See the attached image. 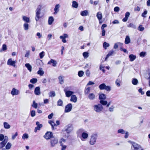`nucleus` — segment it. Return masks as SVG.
Here are the masks:
<instances>
[{"label": "nucleus", "instance_id": "56", "mask_svg": "<svg viewBox=\"0 0 150 150\" xmlns=\"http://www.w3.org/2000/svg\"><path fill=\"white\" fill-rule=\"evenodd\" d=\"M125 131H125L123 129H119L117 130V133L123 134H124L125 133Z\"/></svg>", "mask_w": 150, "mask_h": 150}, {"label": "nucleus", "instance_id": "19", "mask_svg": "<svg viewBox=\"0 0 150 150\" xmlns=\"http://www.w3.org/2000/svg\"><path fill=\"white\" fill-rule=\"evenodd\" d=\"M130 15V13L129 12H126L125 14V17L122 20V21L124 22H126L127 20Z\"/></svg>", "mask_w": 150, "mask_h": 150}, {"label": "nucleus", "instance_id": "28", "mask_svg": "<svg viewBox=\"0 0 150 150\" xmlns=\"http://www.w3.org/2000/svg\"><path fill=\"white\" fill-rule=\"evenodd\" d=\"M72 6L73 8H77L78 6V4L76 1H73L72 2Z\"/></svg>", "mask_w": 150, "mask_h": 150}, {"label": "nucleus", "instance_id": "29", "mask_svg": "<svg viewBox=\"0 0 150 150\" xmlns=\"http://www.w3.org/2000/svg\"><path fill=\"white\" fill-rule=\"evenodd\" d=\"M88 14V11L86 10L81 11L80 13L81 15L83 16H86Z\"/></svg>", "mask_w": 150, "mask_h": 150}, {"label": "nucleus", "instance_id": "52", "mask_svg": "<svg viewBox=\"0 0 150 150\" xmlns=\"http://www.w3.org/2000/svg\"><path fill=\"white\" fill-rule=\"evenodd\" d=\"M11 144L10 143L8 142L6 145V149L7 150L10 149L11 146Z\"/></svg>", "mask_w": 150, "mask_h": 150}, {"label": "nucleus", "instance_id": "4", "mask_svg": "<svg viewBox=\"0 0 150 150\" xmlns=\"http://www.w3.org/2000/svg\"><path fill=\"white\" fill-rule=\"evenodd\" d=\"M103 109V106L100 104L95 105L93 106V109L97 112H100Z\"/></svg>", "mask_w": 150, "mask_h": 150}, {"label": "nucleus", "instance_id": "39", "mask_svg": "<svg viewBox=\"0 0 150 150\" xmlns=\"http://www.w3.org/2000/svg\"><path fill=\"white\" fill-rule=\"evenodd\" d=\"M146 54V52L142 51L139 54V56L141 57H144Z\"/></svg>", "mask_w": 150, "mask_h": 150}, {"label": "nucleus", "instance_id": "10", "mask_svg": "<svg viewBox=\"0 0 150 150\" xmlns=\"http://www.w3.org/2000/svg\"><path fill=\"white\" fill-rule=\"evenodd\" d=\"M72 108V104L71 103L67 104L65 106V109L64 110V112L65 113H67L70 112Z\"/></svg>", "mask_w": 150, "mask_h": 150}, {"label": "nucleus", "instance_id": "30", "mask_svg": "<svg viewBox=\"0 0 150 150\" xmlns=\"http://www.w3.org/2000/svg\"><path fill=\"white\" fill-rule=\"evenodd\" d=\"M96 17L99 20H101L102 18V14L100 12H98L96 14Z\"/></svg>", "mask_w": 150, "mask_h": 150}, {"label": "nucleus", "instance_id": "63", "mask_svg": "<svg viewBox=\"0 0 150 150\" xmlns=\"http://www.w3.org/2000/svg\"><path fill=\"white\" fill-rule=\"evenodd\" d=\"M115 107L113 105H112L109 108V111L110 112H113L114 111V109Z\"/></svg>", "mask_w": 150, "mask_h": 150}, {"label": "nucleus", "instance_id": "50", "mask_svg": "<svg viewBox=\"0 0 150 150\" xmlns=\"http://www.w3.org/2000/svg\"><path fill=\"white\" fill-rule=\"evenodd\" d=\"M23 27L24 30H28L29 28V25L28 23H25L23 24Z\"/></svg>", "mask_w": 150, "mask_h": 150}, {"label": "nucleus", "instance_id": "2", "mask_svg": "<svg viewBox=\"0 0 150 150\" xmlns=\"http://www.w3.org/2000/svg\"><path fill=\"white\" fill-rule=\"evenodd\" d=\"M99 88L101 90H105L107 91H109L111 90V87L109 86H106L105 83H102L99 86Z\"/></svg>", "mask_w": 150, "mask_h": 150}, {"label": "nucleus", "instance_id": "54", "mask_svg": "<svg viewBox=\"0 0 150 150\" xmlns=\"http://www.w3.org/2000/svg\"><path fill=\"white\" fill-rule=\"evenodd\" d=\"M45 55V52L43 51H42L39 54V56L41 59L43 58Z\"/></svg>", "mask_w": 150, "mask_h": 150}, {"label": "nucleus", "instance_id": "46", "mask_svg": "<svg viewBox=\"0 0 150 150\" xmlns=\"http://www.w3.org/2000/svg\"><path fill=\"white\" fill-rule=\"evenodd\" d=\"M68 37V35L67 34H64L63 35H61L60 36L59 38L60 39H61L62 40L64 39V38H67Z\"/></svg>", "mask_w": 150, "mask_h": 150}, {"label": "nucleus", "instance_id": "43", "mask_svg": "<svg viewBox=\"0 0 150 150\" xmlns=\"http://www.w3.org/2000/svg\"><path fill=\"white\" fill-rule=\"evenodd\" d=\"M110 45L108 43L105 42H103V46L105 49L106 50L107 49V47H109Z\"/></svg>", "mask_w": 150, "mask_h": 150}, {"label": "nucleus", "instance_id": "60", "mask_svg": "<svg viewBox=\"0 0 150 150\" xmlns=\"http://www.w3.org/2000/svg\"><path fill=\"white\" fill-rule=\"evenodd\" d=\"M5 136H4V135L2 134H0V141H2L5 138Z\"/></svg>", "mask_w": 150, "mask_h": 150}, {"label": "nucleus", "instance_id": "42", "mask_svg": "<svg viewBox=\"0 0 150 150\" xmlns=\"http://www.w3.org/2000/svg\"><path fill=\"white\" fill-rule=\"evenodd\" d=\"M38 81V80L37 78H33L31 79L30 80V82L33 83L34 84L37 82Z\"/></svg>", "mask_w": 150, "mask_h": 150}, {"label": "nucleus", "instance_id": "18", "mask_svg": "<svg viewBox=\"0 0 150 150\" xmlns=\"http://www.w3.org/2000/svg\"><path fill=\"white\" fill-rule=\"evenodd\" d=\"M88 136V134L85 132H83L81 133V139L82 141H84V139H87Z\"/></svg>", "mask_w": 150, "mask_h": 150}, {"label": "nucleus", "instance_id": "40", "mask_svg": "<svg viewBox=\"0 0 150 150\" xmlns=\"http://www.w3.org/2000/svg\"><path fill=\"white\" fill-rule=\"evenodd\" d=\"M37 64V65H40L42 66L43 65V63L42 60H40L39 59H38L36 60Z\"/></svg>", "mask_w": 150, "mask_h": 150}, {"label": "nucleus", "instance_id": "7", "mask_svg": "<svg viewBox=\"0 0 150 150\" xmlns=\"http://www.w3.org/2000/svg\"><path fill=\"white\" fill-rule=\"evenodd\" d=\"M65 131L67 133L69 134L73 129V127L72 124H69L66 126L65 128Z\"/></svg>", "mask_w": 150, "mask_h": 150}, {"label": "nucleus", "instance_id": "37", "mask_svg": "<svg viewBox=\"0 0 150 150\" xmlns=\"http://www.w3.org/2000/svg\"><path fill=\"white\" fill-rule=\"evenodd\" d=\"M7 46L5 44H4L2 45V49L0 50V52L3 51H5L7 50Z\"/></svg>", "mask_w": 150, "mask_h": 150}, {"label": "nucleus", "instance_id": "47", "mask_svg": "<svg viewBox=\"0 0 150 150\" xmlns=\"http://www.w3.org/2000/svg\"><path fill=\"white\" fill-rule=\"evenodd\" d=\"M63 103V101L61 99H59L57 102V105L59 106H62Z\"/></svg>", "mask_w": 150, "mask_h": 150}, {"label": "nucleus", "instance_id": "55", "mask_svg": "<svg viewBox=\"0 0 150 150\" xmlns=\"http://www.w3.org/2000/svg\"><path fill=\"white\" fill-rule=\"evenodd\" d=\"M78 74L79 77H81L84 74V72L81 70L79 71L78 72Z\"/></svg>", "mask_w": 150, "mask_h": 150}, {"label": "nucleus", "instance_id": "22", "mask_svg": "<svg viewBox=\"0 0 150 150\" xmlns=\"http://www.w3.org/2000/svg\"><path fill=\"white\" fill-rule=\"evenodd\" d=\"M48 123L52 127V130H54V126H57V125L52 120H50L48 122Z\"/></svg>", "mask_w": 150, "mask_h": 150}, {"label": "nucleus", "instance_id": "12", "mask_svg": "<svg viewBox=\"0 0 150 150\" xmlns=\"http://www.w3.org/2000/svg\"><path fill=\"white\" fill-rule=\"evenodd\" d=\"M36 125L37 127H35L34 129V132H36L38 130H40L41 128L42 127V124H40L38 121H37L36 122Z\"/></svg>", "mask_w": 150, "mask_h": 150}, {"label": "nucleus", "instance_id": "8", "mask_svg": "<svg viewBox=\"0 0 150 150\" xmlns=\"http://www.w3.org/2000/svg\"><path fill=\"white\" fill-rule=\"evenodd\" d=\"M58 142L57 138L54 137L50 139V142L51 146L52 147H54L55 145Z\"/></svg>", "mask_w": 150, "mask_h": 150}, {"label": "nucleus", "instance_id": "9", "mask_svg": "<svg viewBox=\"0 0 150 150\" xmlns=\"http://www.w3.org/2000/svg\"><path fill=\"white\" fill-rule=\"evenodd\" d=\"M64 91L65 93L66 96L67 97L69 98L71 97L74 93V92L73 91H69L64 88Z\"/></svg>", "mask_w": 150, "mask_h": 150}, {"label": "nucleus", "instance_id": "58", "mask_svg": "<svg viewBox=\"0 0 150 150\" xmlns=\"http://www.w3.org/2000/svg\"><path fill=\"white\" fill-rule=\"evenodd\" d=\"M30 116L32 117H34L35 115V111L34 110H32L30 112Z\"/></svg>", "mask_w": 150, "mask_h": 150}, {"label": "nucleus", "instance_id": "1", "mask_svg": "<svg viewBox=\"0 0 150 150\" xmlns=\"http://www.w3.org/2000/svg\"><path fill=\"white\" fill-rule=\"evenodd\" d=\"M41 6L40 5H39L36 10V15L35 19L36 21H38L39 19L42 17V16H40V14L41 13Z\"/></svg>", "mask_w": 150, "mask_h": 150}, {"label": "nucleus", "instance_id": "44", "mask_svg": "<svg viewBox=\"0 0 150 150\" xmlns=\"http://www.w3.org/2000/svg\"><path fill=\"white\" fill-rule=\"evenodd\" d=\"M89 53L88 52H85L83 53V55L84 58H87L89 56Z\"/></svg>", "mask_w": 150, "mask_h": 150}, {"label": "nucleus", "instance_id": "20", "mask_svg": "<svg viewBox=\"0 0 150 150\" xmlns=\"http://www.w3.org/2000/svg\"><path fill=\"white\" fill-rule=\"evenodd\" d=\"M60 7V5L59 4H57L55 6V7L54 8V14H57V13L59 12V8Z\"/></svg>", "mask_w": 150, "mask_h": 150}, {"label": "nucleus", "instance_id": "35", "mask_svg": "<svg viewBox=\"0 0 150 150\" xmlns=\"http://www.w3.org/2000/svg\"><path fill=\"white\" fill-rule=\"evenodd\" d=\"M25 67L27 68V69L29 71L31 72L32 71V66L29 63H26L25 64Z\"/></svg>", "mask_w": 150, "mask_h": 150}, {"label": "nucleus", "instance_id": "23", "mask_svg": "<svg viewBox=\"0 0 150 150\" xmlns=\"http://www.w3.org/2000/svg\"><path fill=\"white\" fill-rule=\"evenodd\" d=\"M114 51L112 50L110 51L108 53V54L106 55V57L105 58V60L106 61L109 57L112 55V54L114 53Z\"/></svg>", "mask_w": 150, "mask_h": 150}, {"label": "nucleus", "instance_id": "15", "mask_svg": "<svg viewBox=\"0 0 150 150\" xmlns=\"http://www.w3.org/2000/svg\"><path fill=\"white\" fill-rule=\"evenodd\" d=\"M34 93L35 95H40L41 94L40 87L37 86L35 88Z\"/></svg>", "mask_w": 150, "mask_h": 150}, {"label": "nucleus", "instance_id": "26", "mask_svg": "<svg viewBox=\"0 0 150 150\" xmlns=\"http://www.w3.org/2000/svg\"><path fill=\"white\" fill-rule=\"evenodd\" d=\"M54 21V19L52 16H50L49 17L48 20V24L49 25H51L52 23Z\"/></svg>", "mask_w": 150, "mask_h": 150}, {"label": "nucleus", "instance_id": "5", "mask_svg": "<svg viewBox=\"0 0 150 150\" xmlns=\"http://www.w3.org/2000/svg\"><path fill=\"white\" fill-rule=\"evenodd\" d=\"M98 137L97 134H93L91 136V138L90 141V144L91 145H93L96 143Z\"/></svg>", "mask_w": 150, "mask_h": 150}, {"label": "nucleus", "instance_id": "27", "mask_svg": "<svg viewBox=\"0 0 150 150\" xmlns=\"http://www.w3.org/2000/svg\"><path fill=\"white\" fill-rule=\"evenodd\" d=\"M23 20L26 23H29L30 22V18L26 16H23Z\"/></svg>", "mask_w": 150, "mask_h": 150}, {"label": "nucleus", "instance_id": "25", "mask_svg": "<svg viewBox=\"0 0 150 150\" xmlns=\"http://www.w3.org/2000/svg\"><path fill=\"white\" fill-rule=\"evenodd\" d=\"M130 39L129 38V37L128 35H127L126 36L125 41V43L126 44H128L130 43Z\"/></svg>", "mask_w": 150, "mask_h": 150}, {"label": "nucleus", "instance_id": "51", "mask_svg": "<svg viewBox=\"0 0 150 150\" xmlns=\"http://www.w3.org/2000/svg\"><path fill=\"white\" fill-rule=\"evenodd\" d=\"M127 26L129 28H132L134 29H136V27L135 25L134 24L132 23H130L128 25H127Z\"/></svg>", "mask_w": 150, "mask_h": 150}, {"label": "nucleus", "instance_id": "16", "mask_svg": "<svg viewBox=\"0 0 150 150\" xmlns=\"http://www.w3.org/2000/svg\"><path fill=\"white\" fill-rule=\"evenodd\" d=\"M98 95V99L100 100H105L106 99V96L105 94L102 93H99Z\"/></svg>", "mask_w": 150, "mask_h": 150}, {"label": "nucleus", "instance_id": "53", "mask_svg": "<svg viewBox=\"0 0 150 150\" xmlns=\"http://www.w3.org/2000/svg\"><path fill=\"white\" fill-rule=\"evenodd\" d=\"M29 136L28 134L25 133L23 134L22 136V138L23 139L25 140V139H27L28 138Z\"/></svg>", "mask_w": 150, "mask_h": 150}, {"label": "nucleus", "instance_id": "6", "mask_svg": "<svg viewBox=\"0 0 150 150\" xmlns=\"http://www.w3.org/2000/svg\"><path fill=\"white\" fill-rule=\"evenodd\" d=\"M53 137L52 132L50 131H47L43 136V137L46 140L51 139Z\"/></svg>", "mask_w": 150, "mask_h": 150}, {"label": "nucleus", "instance_id": "31", "mask_svg": "<svg viewBox=\"0 0 150 150\" xmlns=\"http://www.w3.org/2000/svg\"><path fill=\"white\" fill-rule=\"evenodd\" d=\"M44 73V71L42 70V68L41 67L39 68V70L37 72V74L40 76L43 75Z\"/></svg>", "mask_w": 150, "mask_h": 150}, {"label": "nucleus", "instance_id": "57", "mask_svg": "<svg viewBox=\"0 0 150 150\" xmlns=\"http://www.w3.org/2000/svg\"><path fill=\"white\" fill-rule=\"evenodd\" d=\"M55 96V93L54 91H50L49 93V96L50 97H54Z\"/></svg>", "mask_w": 150, "mask_h": 150}, {"label": "nucleus", "instance_id": "59", "mask_svg": "<svg viewBox=\"0 0 150 150\" xmlns=\"http://www.w3.org/2000/svg\"><path fill=\"white\" fill-rule=\"evenodd\" d=\"M144 29V28L143 27L142 25H139L138 28V30L140 31H142Z\"/></svg>", "mask_w": 150, "mask_h": 150}, {"label": "nucleus", "instance_id": "3", "mask_svg": "<svg viewBox=\"0 0 150 150\" xmlns=\"http://www.w3.org/2000/svg\"><path fill=\"white\" fill-rule=\"evenodd\" d=\"M132 150H144L141 146L135 142H133L131 147Z\"/></svg>", "mask_w": 150, "mask_h": 150}, {"label": "nucleus", "instance_id": "62", "mask_svg": "<svg viewBox=\"0 0 150 150\" xmlns=\"http://www.w3.org/2000/svg\"><path fill=\"white\" fill-rule=\"evenodd\" d=\"M120 8L118 6H116L114 8V11L115 12H118L120 11Z\"/></svg>", "mask_w": 150, "mask_h": 150}, {"label": "nucleus", "instance_id": "14", "mask_svg": "<svg viewBox=\"0 0 150 150\" xmlns=\"http://www.w3.org/2000/svg\"><path fill=\"white\" fill-rule=\"evenodd\" d=\"M19 91L15 88H13L11 92V94L13 96L18 95L19 94Z\"/></svg>", "mask_w": 150, "mask_h": 150}, {"label": "nucleus", "instance_id": "33", "mask_svg": "<svg viewBox=\"0 0 150 150\" xmlns=\"http://www.w3.org/2000/svg\"><path fill=\"white\" fill-rule=\"evenodd\" d=\"M4 127L6 129H9L11 127V126L7 122H4L3 123Z\"/></svg>", "mask_w": 150, "mask_h": 150}, {"label": "nucleus", "instance_id": "34", "mask_svg": "<svg viewBox=\"0 0 150 150\" xmlns=\"http://www.w3.org/2000/svg\"><path fill=\"white\" fill-rule=\"evenodd\" d=\"M132 82L133 85H136L138 84V81L137 79L135 78H133L132 79Z\"/></svg>", "mask_w": 150, "mask_h": 150}, {"label": "nucleus", "instance_id": "17", "mask_svg": "<svg viewBox=\"0 0 150 150\" xmlns=\"http://www.w3.org/2000/svg\"><path fill=\"white\" fill-rule=\"evenodd\" d=\"M52 64V65L53 67H55L57 66V62L56 60L53 59H51L48 62L47 64Z\"/></svg>", "mask_w": 150, "mask_h": 150}, {"label": "nucleus", "instance_id": "24", "mask_svg": "<svg viewBox=\"0 0 150 150\" xmlns=\"http://www.w3.org/2000/svg\"><path fill=\"white\" fill-rule=\"evenodd\" d=\"M70 101L74 103H76L77 100V98L75 95H73L71 96Z\"/></svg>", "mask_w": 150, "mask_h": 150}, {"label": "nucleus", "instance_id": "45", "mask_svg": "<svg viewBox=\"0 0 150 150\" xmlns=\"http://www.w3.org/2000/svg\"><path fill=\"white\" fill-rule=\"evenodd\" d=\"M31 106L35 108L36 109L38 108V104L37 103L35 102V100H33V104Z\"/></svg>", "mask_w": 150, "mask_h": 150}, {"label": "nucleus", "instance_id": "36", "mask_svg": "<svg viewBox=\"0 0 150 150\" xmlns=\"http://www.w3.org/2000/svg\"><path fill=\"white\" fill-rule=\"evenodd\" d=\"M100 104H101L102 106L106 105L107 103V101L105 100H102L99 101Z\"/></svg>", "mask_w": 150, "mask_h": 150}, {"label": "nucleus", "instance_id": "49", "mask_svg": "<svg viewBox=\"0 0 150 150\" xmlns=\"http://www.w3.org/2000/svg\"><path fill=\"white\" fill-rule=\"evenodd\" d=\"M90 89L91 88L90 87H88L85 89L84 93L86 95L88 94L90 92Z\"/></svg>", "mask_w": 150, "mask_h": 150}, {"label": "nucleus", "instance_id": "32", "mask_svg": "<svg viewBox=\"0 0 150 150\" xmlns=\"http://www.w3.org/2000/svg\"><path fill=\"white\" fill-rule=\"evenodd\" d=\"M88 98L90 100H93L95 98V95L93 93H90L88 95Z\"/></svg>", "mask_w": 150, "mask_h": 150}, {"label": "nucleus", "instance_id": "21", "mask_svg": "<svg viewBox=\"0 0 150 150\" xmlns=\"http://www.w3.org/2000/svg\"><path fill=\"white\" fill-rule=\"evenodd\" d=\"M129 58L130 62H133L136 59V55L131 54L129 55Z\"/></svg>", "mask_w": 150, "mask_h": 150}, {"label": "nucleus", "instance_id": "41", "mask_svg": "<svg viewBox=\"0 0 150 150\" xmlns=\"http://www.w3.org/2000/svg\"><path fill=\"white\" fill-rule=\"evenodd\" d=\"M58 79L59 81V83L62 84L64 83V79L62 76H59Z\"/></svg>", "mask_w": 150, "mask_h": 150}, {"label": "nucleus", "instance_id": "64", "mask_svg": "<svg viewBox=\"0 0 150 150\" xmlns=\"http://www.w3.org/2000/svg\"><path fill=\"white\" fill-rule=\"evenodd\" d=\"M101 35L102 36H104L105 35V29H101Z\"/></svg>", "mask_w": 150, "mask_h": 150}, {"label": "nucleus", "instance_id": "13", "mask_svg": "<svg viewBox=\"0 0 150 150\" xmlns=\"http://www.w3.org/2000/svg\"><path fill=\"white\" fill-rule=\"evenodd\" d=\"M16 62L14 61H13L11 58L9 59L7 61V64L8 65L12 66L15 67Z\"/></svg>", "mask_w": 150, "mask_h": 150}, {"label": "nucleus", "instance_id": "61", "mask_svg": "<svg viewBox=\"0 0 150 150\" xmlns=\"http://www.w3.org/2000/svg\"><path fill=\"white\" fill-rule=\"evenodd\" d=\"M18 133L17 132H16L15 134L14 135H12V139H14L16 137L18 136Z\"/></svg>", "mask_w": 150, "mask_h": 150}, {"label": "nucleus", "instance_id": "38", "mask_svg": "<svg viewBox=\"0 0 150 150\" xmlns=\"http://www.w3.org/2000/svg\"><path fill=\"white\" fill-rule=\"evenodd\" d=\"M64 88L68 90L69 91H73L75 89V87L73 86L66 87Z\"/></svg>", "mask_w": 150, "mask_h": 150}, {"label": "nucleus", "instance_id": "48", "mask_svg": "<svg viewBox=\"0 0 150 150\" xmlns=\"http://www.w3.org/2000/svg\"><path fill=\"white\" fill-rule=\"evenodd\" d=\"M147 11L146 9H144V11L142 14V16L144 18H146V15L147 14Z\"/></svg>", "mask_w": 150, "mask_h": 150}, {"label": "nucleus", "instance_id": "11", "mask_svg": "<svg viewBox=\"0 0 150 150\" xmlns=\"http://www.w3.org/2000/svg\"><path fill=\"white\" fill-rule=\"evenodd\" d=\"M8 137L5 136L4 139L0 143V149L3 148L5 146L8 142Z\"/></svg>", "mask_w": 150, "mask_h": 150}]
</instances>
